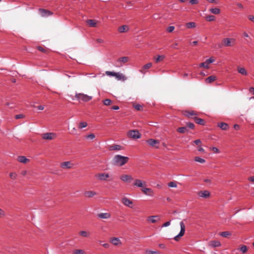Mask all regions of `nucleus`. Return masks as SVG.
<instances>
[{"instance_id":"41","label":"nucleus","mask_w":254,"mask_h":254,"mask_svg":"<svg viewBox=\"0 0 254 254\" xmlns=\"http://www.w3.org/2000/svg\"><path fill=\"white\" fill-rule=\"evenodd\" d=\"M168 186L169 187L171 188H176L177 187V184L175 182H171L168 184Z\"/></svg>"},{"instance_id":"14","label":"nucleus","mask_w":254,"mask_h":254,"mask_svg":"<svg viewBox=\"0 0 254 254\" xmlns=\"http://www.w3.org/2000/svg\"><path fill=\"white\" fill-rule=\"evenodd\" d=\"M128 60V58L127 57L120 58L117 60L116 65L118 66H121L122 65V64L127 62Z\"/></svg>"},{"instance_id":"13","label":"nucleus","mask_w":254,"mask_h":254,"mask_svg":"<svg viewBox=\"0 0 254 254\" xmlns=\"http://www.w3.org/2000/svg\"><path fill=\"white\" fill-rule=\"evenodd\" d=\"M120 179L124 182L129 183L133 180V178L130 175H123L121 176Z\"/></svg>"},{"instance_id":"25","label":"nucleus","mask_w":254,"mask_h":254,"mask_svg":"<svg viewBox=\"0 0 254 254\" xmlns=\"http://www.w3.org/2000/svg\"><path fill=\"white\" fill-rule=\"evenodd\" d=\"M96 194V192L94 191H86L84 193V196L88 197H91Z\"/></svg>"},{"instance_id":"57","label":"nucleus","mask_w":254,"mask_h":254,"mask_svg":"<svg viewBox=\"0 0 254 254\" xmlns=\"http://www.w3.org/2000/svg\"><path fill=\"white\" fill-rule=\"evenodd\" d=\"M190 2L191 4H195L198 3V1L197 0H190Z\"/></svg>"},{"instance_id":"22","label":"nucleus","mask_w":254,"mask_h":254,"mask_svg":"<svg viewBox=\"0 0 254 254\" xmlns=\"http://www.w3.org/2000/svg\"><path fill=\"white\" fill-rule=\"evenodd\" d=\"M115 76L118 80L125 81L127 79V77L122 73L116 72Z\"/></svg>"},{"instance_id":"4","label":"nucleus","mask_w":254,"mask_h":254,"mask_svg":"<svg viewBox=\"0 0 254 254\" xmlns=\"http://www.w3.org/2000/svg\"><path fill=\"white\" fill-rule=\"evenodd\" d=\"M180 225L181 227V231L179 234L178 235L176 236L174 238V239L176 241H178L180 238L182 237L184 235L185 232L186 226L183 221H181L180 223Z\"/></svg>"},{"instance_id":"29","label":"nucleus","mask_w":254,"mask_h":254,"mask_svg":"<svg viewBox=\"0 0 254 254\" xmlns=\"http://www.w3.org/2000/svg\"><path fill=\"white\" fill-rule=\"evenodd\" d=\"M238 71L243 74V75H247V71L246 70V69L244 68V67H238Z\"/></svg>"},{"instance_id":"45","label":"nucleus","mask_w":254,"mask_h":254,"mask_svg":"<svg viewBox=\"0 0 254 254\" xmlns=\"http://www.w3.org/2000/svg\"><path fill=\"white\" fill-rule=\"evenodd\" d=\"M145 253L148 254H158V251H151V250H146Z\"/></svg>"},{"instance_id":"8","label":"nucleus","mask_w":254,"mask_h":254,"mask_svg":"<svg viewBox=\"0 0 254 254\" xmlns=\"http://www.w3.org/2000/svg\"><path fill=\"white\" fill-rule=\"evenodd\" d=\"M147 144L151 146L155 147L156 148H159V141L154 139H149L146 141Z\"/></svg>"},{"instance_id":"49","label":"nucleus","mask_w":254,"mask_h":254,"mask_svg":"<svg viewBox=\"0 0 254 254\" xmlns=\"http://www.w3.org/2000/svg\"><path fill=\"white\" fill-rule=\"evenodd\" d=\"M86 138L93 139L95 137V135L93 133H91L86 136Z\"/></svg>"},{"instance_id":"53","label":"nucleus","mask_w":254,"mask_h":254,"mask_svg":"<svg viewBox=\"0 0 254 254\" xmlns=\"http://www.w3.org/2000/svg\"><path fill=\"white\" fill-rule=\"evenodd\" d=\"M174 29H175L174 26H169V27H168L167 28V31H168V32H172V31H174Z\"/></svg>"},{"instance_id":"48","label":"nucleus","mask_w":254,"mask_h":254,"mask_svg":"<svg viewBox=\"0 0 254 254\" xmlns=\"http://www.w3.org/2000/svg\"><path fill=\"white\" fill-rule=\"evenodd\" d=\"M152 65V63H148L147 64H146L145 65H144L143 66V69H145V70L148 69V68H149L150 67H151Z\"/></svg>"},{"instance_id":"31","label":"nucleus","mask_w":254,"mask_h":254,"mask_svg":"<svg viewBox=\"0 0 254 254\" xmlns=\"http://www.w3.org/2000/svg\"><path fill=\"white\" fill-rule=\"evenodd\" d=\"M79 234L83 237H88L90 235L89 232L86 231H81L79 232Z\"/></svg>"},{"instance_id":"42","label":"nucleus","mask_w":254,"mask_h":254,"mask_svg":"<svg viewBox=\"0 0 254 254\" xmlns=\"http://www.w3.org/2000/svg\"><path fill=\"white\" fill-rule=\"evenodd\" d=\"M17 174L15 173L12 172L9 174V177L12 180H15L17 178Z\"/></svg>"},{"instance_id":"18","label":"nucleus","mask_w":254,"mask_h":254,"mask_svg":"<svg viewBox=\"0 0 254 254\" xmlns=\"http://www.w3.org/2000/svg\"><path fill=\"white\" fill-rule=\"evenodd\" d=\"M221 245V243L218 241H211L208 243L209 246L212 248L219 247Z\"/></svg>"},{"instance_id":"35","label":"nucleus","mask_w":254,"mask_h":254,"mask_svg":"<svg viewBox=\"0 0 254 254\" xmlns=\"http://www.w3.org/2000/svg\"><path fill=\"white\" fill-rule=\"evenodd\" d=\"M194 160L196 161V162H198L199 163H205V161L204 159L199 157H195L194 158Z\"/></svg>"},{"instance_id":"2","label":"nucleus","mask_w":254,"mask_h":254,"mask_svg":"<svg viewBox=\"0 0 254 254\" xmlns=\"http://www.w3.org/2000/svg\"><path fill=\"white\" fill-rule=\"evenodd\" d=\"M184 114L185 116H187L189 118L191 117V116H194V117H192V119L195 121L196 123H197L199 125H204V121L202 119L198 118L195 116L196 115V113L195 112H194L193 111H186L184 113Z\"/></svg>"},{"instance_id":"62","label":"nucleus","mask_w":254,"mask_h":254,"mask_svg":"<svg viewBox=\"0 0 254 254\" xmlns=\"http://www.w3.org/2000/svg\"><path fill=\"white\" fill-rule=\"evenodd\" d=\"M193 142H194L195 144H199V143H201V141H200V139H196V140H194V141H193Z\"/></svg>"},{"instance_id":"38","label":"nucleus","mask_w":254,"mask_h":254,"mask_svg":"<svg viewBox=\"0 0 254 254\" xmlns=\"http://www.w3.org/2000/svg\"><path fill=\"white\" fill-rule=\"evenodd\" d=\"M220 236L223 237H227L228 236H230L231 235L230 233L228 231H225L221 232L220 234Z\"/></svg>"},{"instance_id":"37","label":"nucleus","mask_w":254,"mask_h":254,"mask_svg":"<svg viewBox=\"0 0 254 254\" xmlns=\"http://www.w3.org/2000/svg\"><path fill=\"white\" fill-rule=\"evenodd\" d=\"M206 19L208 21H213L215 20V17L213 15H208L206 17Z\"/></svg>"},{"instance_id":"15","label":"nucleus","mask_w":254,"mask_h":254,"mask_svg":"<svg viewBox=\"0 0 254 254\" xmlns=\"http://www.w3.org/2000/svg\"><path fill=\"white\" fill-rule=\"evenodd\" d=\"M109 175L107 173H99L96 175V177L100 181H106Z\"/></svg>"},{"instance_id":"17","label":"nucleus","mask_w":254,"mask_h":254,"mask_svg":"<svg viewBox=\"0 0 254 254\" xmlns=\"http://www.w3.org/2000/svg\"><path fill=\"white\" fill-rule=\"evenodd\" d=\"M39 11L40 15L43 17L47 16L48 15H50L52 14V13L51 11H50L49 10H45L44 9L40 8V9H39Z\"/></svg>"},{"instance_id":"56","label":"nucleus","mask_w":254,"mask_h":254,"mask_svg":"<svg viewBox=\"0 0 254 254\" xmlns=\"http://www.w3.org/2000/svg\"><path fill=\"white\" fill-rule=\"evenodd\" d=\"M206 0L210 3H214L215 4L218 3V0Z\"/></svg>"},{"instance_id":"51","label":"nucleus","mask_w":254,"mask_h":254,"mask_svg":"<svg viewBox=\"0 0 254 254\" xmlns=\"http://www.w3.org/2000/svg\"><path fill=\"white\" fill-rule=\"evenodd\" d=\"M206 63L207 64H209L212 63L214 62V60L212 58H210L208 59H207L206 61Z\"/></svg>"},{"instance_id":"20","label":"nucleus","mask_w":254,"mask_h":254,"mask_svg":"<svg viewBox=\"0 0 254 254\" xmlns=\"http://www.w3.org/2000/svg\"><path fill=\"white\" fill-rule=\"evenodd\" d=\"M97 216L100 219H109L111 216L109 213H100L98 214Z\"/></svg>"},{"instance_id":"58","label":"nucleus","mask_w":254,"mask_h":254,"mask_svg":"<svg viewBox=\"0 0 254 254\" xmlns=\"http://www.w3.org/2000/svg\"><path fill=\"white\" fill-rule=\"evenodd\" d=\"M100 243L105 248H108L110 246L109 244L108 243L102 244V241H100Z\"/></svg>"},{"instance_id":"10","label":"nucleus","mask_w":254,"mask_h":254,"mask_svg":"<svg viewBox=\"0 0 254 254\" xmlns=\"http://www.w3.org/2000/svg\"><path fill=\"white\" fill-rule=\"evenodd\" d=\"M141 191L144 194L146 195L150 196H153V191L151 189L146 188L144 187L141 189Z\"/></svg>"},{"instance_id":"39","label":"nucleus","mask_w":254,"mask_h":254,"mask_svg":"<svg viewBox=\"0 0 254 254\" xmlns=\"http://www.w3.org/2000/svg\"><path fill=\"white\" fill-rule=\"evenodd\" d=\"M87 124L86 122H80L79 124L78 127L80 129L86 127Z\"/></svg>"},{"instance_id":"61","label":"nucleus","mask_w":254,"mask_h":254,"mask_svg":"<svg viewBox=\"0 0 254 254\" xmlns=\"http://www.w3.org/2000/svg\"><path fill=\"white\" fill-rule=\"evenodd\" d=\"M76 129L75 127H73L71 131V133L72 134H76Z\"/></svg>"},{"instance_id":"23","label":"nucleus","mask_w":254,"mask_h":254,"mask_svg":"<svg viewBox=\"0 0 254 254\" xmlns=\"http://www.w3.org/2000/svg\"><path fill=\"white\" fill-rule=\"evenodd\" d=\"M129 30V28L128 26L126 25H123L120 26L118 28V31L120 33H124L128 31Z\"/></svg>"},{"instance_id":"24","label":"nucleus","mask_w":254,"mask_h":254,"mask_svg":"<svg viewBox=\"0 0 254 254\" xmlns=\"http://www.w3.org/2000/svg\"><path fill=\"white\" fill-rule=\"evenodd\" d=\"M86 23L90 27H95L97 25V21L93 19H89L86 21Z\"/></svg>"},{"instance_id":"60","label":"nucleus","mask_w":254,"mask_h":254,"mask_svg":"<svg viewBox=\"0 0 254 254\" xmlns=\"http://www.w3.org/2000/svg\"><path fill=\"white\" fill-rule=\"evenodd\" d=\"M249 20L254 22V16L250 15L248 16Z\"/></svg>"},{"instance_id":"43","label":"nucleus","mask_w":254,"mask_h":254,"mask_svg":"<svg viewBox=\"0 0 254 254\" xmlns=\"http://www.w3.org/2000/svg\"><path fill=\"white\" fill-rule=\"evenodd\" d=\"M247 250H248V249H247V246L244 245L243 246H242L240 248V251L243 253H245L247 252Z\"/></svg>"},{"instance_id":"59","label":"nucleus","mask_w":254,"mask_h":254,"mask_svg":"<svg viewBox=\"0 0 254 254\" xmlns=\"http://www.w3.org/2000/svg\"><path fill=\"white\" fill-rule=\"evenodd\" d=\"M170 225V221H168V222H166V223H164L162 225V227H168L169 226V225Z\"/></svg>"},{"instance_id":"63","label":"nucleus","mask_w":254,"mask_h":254,"mask_svg":"<svg viewBox=\"0 0 254 254\" xmlns=\"http://www.w3.org/2000/svg\"><path fill=\"white\" fill-rule=\"evenodd\" d=\"M198 151H199V152H204V150L203 149V148L201 147H198Z\"/></svg>"},{"instance_id":"26","label":"nucleus","mask_w":254,"mask_h":254,"mask_svg":"<svg viewBox=\"0 0 254 254\" xmlns=\"http://www.w3.org/2000/svg\"><path fill=\"white\" fill-rule=\"evenodd\" d=\"M109 150L111 151L112 150H120L122 149V147L119 145H111L109 148Z\"/></svg>"},{"instance_id":"50","label":"nucleus","mask_w":254,"mask_h":254,"mask_svg":"<svg viewBox=\"0 0 254 254\" xmlns=\"http://www.w3.org/2000/svg\"><path fill=\"white\" fill-rule=\"evenodd\" d=\"M211 150L214 152V153H218L220 152V151L219 150L215 147H213L211 148Z\"/></svg>"},{"instance_id":"36","label":"nucleus","mask_w":254,"mask_h":254,"mask_svg":"<svg viewBox=\"0 0 254 254\" xmlns=\"http://www.w3.org/2000/svg\"><path fill=\"white\" fill-rule=\"evenodd\" d=\"M186 26L188 28H194L195 27V23L193 22H189L187 23Z\"/></svg>"},{"instance_id":"21","label":"nucleus","mask_w":254,"mask_h":254,"mask_svg":"<svg viewBox=\"0 0 254 254\" xmlns=\"http://www.w3.org/2000/svg\"><path fill=\"white\" fill-rule=\"evenodd\" d=\"M110 242L115 246H118L122 244L120 239L116 237L112 238L110 240Z\"/></svg>"},{"instance_id":"33","label":"nucleus","mask_w":254,"mask_h":254,"mask_svg":"<svg viewBox=\"0 0 254 254\" xmlns=\"http://www.w3.org/2000/svg\"><path fill=\"white\" fill-rule=\"evenodd\" d=\"M188 130L187 127H179L177 131L180 133H185Z\"/></svg>"},{"instance_id":"30","label":"nucleus","mask_w":254,"mask_h":254,"mask_svg":"<svg viewBox=\"0 0 254 254\" xmlns=\"http://www.w3.org/2000/svg\"><path fill=\"white\" fill-rule=\"evenodd\" d=\"M209 11L214 14H218L220 12V9L218 8H210Z\"/></svg>"},{"instance_id":"27","label":"nucleus","mask_w":254,"mask_h":254,"mask_svg":"<svg viewBox=\"0 0 254 254\" xmlns=\"http://www.w3.org/2000/svg\"><path fill=\"white\" fill-rule=\"evenodd\" d=\"M216 79V77L215 76H210L207 78L205 79V82L206 83H210Z\"/></svg>"},{"instance_id":"34","label":"nucleus","mask_w":254,"mask_h":254,"mask_svg":"<svg viewBox=\"0 0 254 254\" xmlns=\"http://www.w3.org/2000/svg\"><path fill=\"white\" fill-rule=\"evenodd\" d=\"M73 253L74 254H85V252L80 249L75 250Z\"/></svg>"},{"instance_id":"40","label":"nucleus","mask_w":254,"mask_h":254,"mask_svg":"<svg viewBox=\"0 0 254 254\" xmlns=\"http://www.w3.org/2000/svg\"><path fill=\"white\" fill-rule=\"evenodd\" d=\"M165 58L164 56H158L155 59L156 63H158L159 62L163 60Z\"/></svg>"},{"instance_id":"55","label":"nucleus","mask_w":254,"mask_h":254,"mask_svg":"<svg viewBox=\"0 0 254 254\" xmlns=\"http://www.w3.org/2000/svg\"><path fill=\"white\" fill-rule=\"evenodd\" d=\"M23 117H24V115L23 114H18L15 116V118L16 119L23 118Z\"/></svg>"},{"instance_id":"47","label":"nucleus","mask_w":254,"mask_h":254,"mask_svg":"<svg viewBox=\"0 0 254 254\" xmlns=\"http://www.w3.org/2000/svg\"><path fill=\"white\" fill-rule=\"evenodd\" d=\"M116 72L113 71H106V74L108 76H115Z\"/></svg>"},{"instance_id":"28","label":"nucleus","mask_w":254,"mask_h":254,"mask_svg":"<svg viewBox=\"0 0 254 254\" xmlns=\"http://www.w3.org/2000/svg\"><path fill=\"white\" fill-rule=\"evenodd\" d=\"M17 160L19 162L23 163H26L29 161L28 159L23 156H19Z\"/></svg>"},{"instance_id":"11","label":"nucleus","mask_w":254,"mask_h":254,"mask_svg":"<svg viewBox=\"0 0 254 254\" xmlns=\"http://www.w3.org/2000/svg\"><path fill=\"white\" fill-rule=\"evenodd\" d=\"M197 195L200 197L207 198L210 196V193L207 190H201L198 192Z\"/></svg>"},{"instance_id":"1","label":"nucleus","mask_w":254,"mask_h":254,"mask_svg":"<svg viewBox=\"0 0 254 254\" xmlns=\"http://www.w3.org/2000/svg\"><path fill=\"white\" fill-rule=\"evenodd\" d=\"M129 158L127 157L116 155L113 159V162L115 165L122 166L126 164Z\"/></svg>"},{"instance_id":"16","label":"nucleus","mask_w":254,"mask_h":254,"mask_svg":"<svg viewBox=\"0 0 254 254\" xmlns=\"http://www.w3.org/2000/svg\"><path fill=\"white\" fill-rule=\"evenodd\" d=\"M160 220L158 215H153L149 216L147 218V221L152 223H155Z\"/></svg>"},{"instance_id":"12","label":"nucleus","mask_w":254,"mask_h":254,"mask_svg":"<svg viewBox=\"0 0 254 254\" xmlns=\"http://www.w3.org/2000/svg\"><path fill=\"white\" fill-rule=\"evenodd\" d=\"M146 183L139 179H135L134 181L133 185L135 187L141 188V189L144 187Z\"/></svg>"},{"instance_id":"5","label":"nucleus","mask_w":254,"mask_h":254,"mask_svg":"<svg viewBox=\"0 0 254 254\" xmlns=\"http://www.w3.org/2000/svg\"><path fill=\"white\" fill-rule=\"evenodd\" d=\"M235 39L234 38H225L223 39L222 43L225 46L231 47L235 44Z\"/></svg>"},{"instance_id":"19","label":"nucleus","mask_w":254,"mask_h":254,"mask_svg":"<svg viewBox=\"0 0 254 254\" xmlns=\"http://www.w3.org/2000/svg\"><path fill=\"white\" fill-rule=\"evenodd\" d=\"M73 164L70 161L64 162L61 164V166L63 169L71 168Z\"/></svg>"},{"instance_id":"9","label":"nucleus","mask_w":254,"mask_h":254,"mask_svg":"<svg viewBox=\"0 0 254 254\" xmlns=\"http://www.w3.org/2000/svg\"><path fill=\"white\" fill-rule=\"evenodd\" d=\"M122 202L126 206H127L131 208L133 207V206H132L133 202L126 197H124L122 198Z\"/></svg>"},{"instance_id":"6","label":"nucleus","mask_w":254,"mask_h":254,"mask_svg":"<svg viewBox=\"0 0 254 254\" xmlns=\"http://www.w3.org/2000/svg\"><path fill=\"white\" fill-rule=\"evenodd\" d=\"M127 135L133 139H138L141 136L140 133L137 130H131L129 131Z\"/></svg>"},{"instance_id":"7","label":"nucleus","mask_w":254,"mask_h":254,"mask_svg":"<svg viewBox=\"0 0 254 254\" xmlns=\"http://www.w3.org/2000/svg\"><path fill=\"white\" fill-rule=\"evenodd\" d=\"M57 136L56 133L54 132H48L43 133L42 135L43 139L52 140L55 138Z\"/></svg>"},{"instance_id":"32","label":"nucleus","mask_w":254,"mask_h":254,"mask_svg":"<svg viewBox=\"0 0 254 254\" xmlns=\"http://www.w3.org/2000/svg\"><path fill=\"white\" fill-rule=\"evenodd\" d=\"M218 127L223 130H226L228 128V125L224 123H220Z\"/></svg>"},{"instance_id":"52","label":"nucleus","mask_w":254,"mask_h":254,"mask_svg":"<svg viewBox=\"0 0 254 254\" xmlns=\"http://www.w3.org/2000/svg\"><path fill=\"white\" fill-rule=\"evenodd\" d=\"M103 102H104V105L108 106L111 104V100L107 99L105 100Z\"/></svg>"},{"instance_id":"44","label":"nucleus","mask_w":254,"mask_h":254,"mask_svg":"<svg viewBox=\"0 0 254 254\" xmlns=\"http://www.w3.org/2000/svg\"><path fill=\"white\" fill-rule=\"evenodd\" d=\"M199 67L207 68L209 67V66H208V64H207L206 63V62H205L204 63H202L200 64Z\"/></svg>"},{"instance_id":"64","label":"nucleus","mask_w":254,"mask_h":254,"mask_svg":"<svg viewBox=\"0 0 254 254\" xmlns=\"http://www.w3.org/2000/svg\"><path fill=\"white\" fill-rule=\"evenodd\" d=\"M4 215V211L0 208V217L3 216Z\"/></svg>"},{"instance_id":"46","label":"nucleus","mask_w":254,"mask_h":254,"mask_svg":"<svg viewBox=\"0 0 254 254\" xmlns=\"http://www.w3.org/2000/svg\"><path fill=\"white\" fill-rule=\"evenodd\" d=\"M134 108L138 111H140L142 109V107L139 104H136L134 105Z\"/></svg>"},{"instance_id":"54","label":"nucleus","mask_w":254,"mask_h":254,"mask_svg":"<svg viewBox=\"0 0 254 254\" xmlns=\"http://www.w3.org/2000/svg\"><path fill=\"white\" fill-rule=\"evenodd\" d=\"M187 125L188 127H189L190 128H191V129L193 128L194 127V124L191 123H187Z\"/></svg>"},{"instance_id":"3","label":"nucleus","mask_w":254,"mask_h":254,"mask_svg":"<svg viewBox=\"0 0 254 254\" xmlns=\"http://www.w3.org/2000/svg\"><path fill=\"white\" fill-rule=\"evenodd\" d=\"M75 98L84 102H87L92 99V97L83 93H76Z\"/></svg>"}]
</instances>
